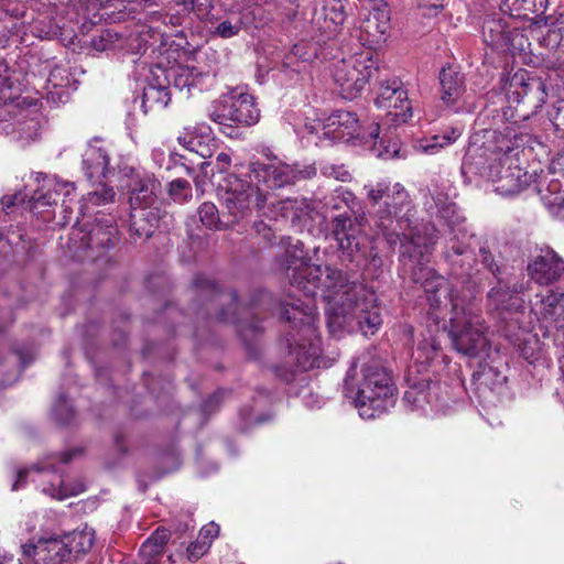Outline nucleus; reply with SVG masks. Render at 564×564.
Masks as SVG:
<instances>
[{
	"mask_svg": "<svg viewBox=\"0 0 564 564\" xmlns=\"http://www.w3.org/2000/svg\"><path fill=\"white\" fill-rule=\"evenodd\" d=\"M198 216L202 224L208 229H223L219 212L213 203H203L198 208Z\"/></svg>",
	"mask_w": 564,
	"mask_h": 564,
	"instance_id": "37998d69",
	"label": "nucleus"
},
{
	"mask_svg": "<svg viewBox=\"0 0 564 564\" xmlns=\"http://www.w3.org/2000/svg\"><path fill=\"white\" fill-rule=\"evenodd\" d=\"M522 293V283L498 279L497 285L492 286L487 293L488 308L502 319L516 316V322L521 324L524 322L521 317L525 313V302Z\"/></svg>",
	"mask_w": 564,
	"mask_h": 564,
	"instance_id": "4468645a",
	"label": "nucleus"
},
{
	"mask_svg": "<svg viewBox=\"0 0 564 564\" xmlns=\"http://www.w3.org/2000/svg\"><path fill=\"white\" fill-rule=\"evenodd\" d=\"M345 20L346 12L341 0H314L310 20L313 42L296 43L292 53L304 62L326 58L324 45L337 36Z\"/></svg>",
	"mask_w": 564,
	"mask_h": 564,
	"instance_id": "0eeeda50",
	"label": "nucleus"
},
{
	"mask_svg": "<svg viewBox=\"0 0 564 564\" xmlns=\"http://www.w3.org/2000/svg\"><path fill=\"white\" fill-rule=\"evenodd\" d=\"M543 43L550 48H556L564 52V28H550L543 36Z\"/></svg>",
	"mask_w": 564,
	"mask_h": 564,
	"instance_id": "de8ad7c7",
	"label": "nucleus"
},
{
	"mask_svg": "<svg viewBox=\"0 0 564 564\" xmlns=\"http://www.w3.org/2000/svg\"><path fill=\"white\" fill-rule=\"evenodd\" d=\"M124 36L119 32L106 29L91 39V46L98 52L120 51L123 48Z\"/></svg>",
	"mask_w": 564,
	"mask_h": 564,
	"instance_id": "ea45409f",
	"label": "nucleus"
},
{
	"mask_svg": "<svg viewBox=\"0 0 564 564\" xmlns=\"http://www.w3.org/2000/svg\"><path fill=\"white\" fill-rule=\"evenodd\" d=\"M155 78H163L166 85L173 86L180 91L186 90V97L193 95L194 89L199 91L203 89V82L206 75L198 72L195 67L185 65H172L170 67H162L158 64L154 67Z\"/></svg>",
	"mask_w": 564,
	"mask_h": 564,
	"instance_id": "4be33fe9",
	"label": "nucleus"
},
{
	"mask_svg": "<svg viewBox=\"0 0 564 564\" xmlns=\"http://www.w3.org/2000/svg\"><path fill=\"white\" fill-rule=\"evenodd\" d=\"M121 51H126L131 54H143L147 51V41L137 34H130L129 36H124L123 48Z\"/></svg>",
	"mask_w": 564,
	"mask_h": 564,
	"instance_id": "864d4df0",
	"label": "nucleus"
},
{
	"mask_svg": "<svg viewBox=\"0 0 564 564\" xmlns=\"http://www.w3.org/2000/svg\"><path fill=\"white\" fill-rule=\"evenodd\" d=\"M376 105L378 108L387 110V116L395 126L405 123L412 117L408 91L399 78L380 82Z\"/></svg>",
	"mask_w": 564,
	"mask_h": 564,
	"instance_id": "dca6fc26",
	"label": "nucleus"
},
{
	"mask_svg": "<svg viewBox=\"0 0 564 564\" xmlns=\"http://www.w3.org/2000/svg\"><path fill=\"white\" fill-rule=\"evenodd\" d=\"M438 390V384L432 383L427 386V392H425L424 390H420L416 387V382H414L410 390L405 391L403 399L408 403H411L413 409H423L424 403L427 402L431 404L432 409L445 414L447 412L448 405L446 400L437 397Z\"/></svg>",
	"mask_w": 564,
	"mask_h": 564,
	"instance_id": "473e14b6",
	"label": "nucleus"
},
{
	"mask_svg": "<svg viewBox=\"0 0 564 564\" xmlns=\"http://www.w3.org/2000/svg\"><path fill=\"white\" fill-rule=\"evenodd\" d=\"M503 6L512 17L535 19L544 15L549 0H505Z\"/></svg>",
	"mask_w": 564,
	"mask_h": 564,
	"instance_id": "e433bc0d",
	"label": "nucleus"
},
{
	"mask_svg": "<svg viewBox=\"0 0 564 564\" xmlns=\"http://www.w3.org/2000/svg\"><path fill=\"white\" fill-rule=\"evenodd\" d=\"M437 215L451 228V236L446 240L443 258L449 265L451 273L456 279H460L463 283H467V293L459 294L454 288L448 286L454 295L470 299L478 307V315L482 322V336L487 341V346L479 350L477 354H465L469 357L488 356L490 349L489 340L487 338V326L481 316V308L477 303L471 289L478 285L482 278L480 276V269L478 268L475 259V253L471 247L474 236L468 234L463 226L464 217L459 214L458 207L454 203L436 202ZM447 285H449L447 283Z\"/></svg>",
	"mask_w": 564,
	"mask_h": 564,
	"instance_id": "39448f33",
	"label": "nucleus"
},
{
	"mask_svg": "<svg viewBox=\"0 0 564 564\" xmlns=\"http://www.w3.org/2000/svg\"><path fill=\"white\" fill-rule=\"evenodd\" d=\"M69 80L67 69L56 66L50 72L47 84L51 85L52 88H65L69 85Z\"/></svg>",
	"mask_w": 564,
	"mask_h": 564,
	"instance_id": "603ef678",
	"label": "nucleus"
},
{
	"mask_svg": "<svg viewBox=\"0 0 564 564\" xmlns=\"http://www.w3.org/2000/svg\"><path fill=\"white\" fill-rule=\"evenodd\" d=\"M208 117L224 127H249L258 122L260 112L253 96L237 87L212 102Z\"/></svg>",
	"mask_w": 564,
	"mask_h": 564,
	"instance_id": "9b49d317",
	"label": "nucleus"
},
{
	"mask_svg": "<svg viewBox=\"0 0 564 564\" xmlns=\"http://www.w3.org/2000/svg\"><path fill=\"white\" fill-rule=\"evenodd\" d=\"M463 131L460 128L453 127L444 130L441 133L434 134L431 138L417 140L414 144L415 150L426 154H434L440 149L454 143Z\"/></svg>",
	"mask_w": 564,
	"mask_h": 564,
	"instance_id": "4c0bfd02",
	"label": "nucleus"
},
{
	"mask_svg": "<svg viewBox=\"0 0 564 564\" xmlns=\"http://www.w3.org/2000/svg\"><path fill=\"white\" fill-rule=\"evenodd\" d=\"M280 245L285 251L279 258V264L285 271L291 285L304 293V301L296 300L282 305L271 293L261 290L252 296L249 311L246 312L251 321L240 319L236 317L237 294L219 290L214 281L199 274L195 276L193 284L203 297L207 314H210V305L229 303L234 311L223 308L216 318L237 324L240 336L248 340L262 330L254 315L260 311H278L289 324L284 336L288 349L285 364L293 372L306 371L322 365L315 327L316 305L313 299L319 289L327 299L326 322L332 336L340 337L345 333L357 332L368 336L378 332L382 317L372 290L359 282H348L336 268L326 267L324 272L321 265L311 264L304 243L299 239L282 237Z\"/></svg>",
	"mask_w": 564,
	"mask_h": 564,
	"instance_id": "f257e3e1",
	"label": "nucleus"
},
{
	"mask_svg": "<svg viewBox=\"0 0 564 564\" xmlns=\"http://www.w3.org/2000/svg\"><path fill=\"white\" fill-rule=\"evenodd\" d=\"M26 198L25 194L22 193H15L13 195H4L1 199L3 209L8 210L9 208L13 207L17 204L24 203Z\"/></svg>",
	"mask_w": 564,
	"mask_h": 564,
	"instance_id": "bf43d9fd",
	"label": "nucleus"
},
{
	"mask_svg": "<svg viewBox=\"0 0 564 564\" xmlns=\"http://www.w3.org/2000/svg\"><path fill=\"white\" fill-rule=\"evenodd\" d=\"M321 173L326 177H333L337 181L348 182L351 178L349 171L345 165L326 163L321 166Z\"/></svg>",
	"mask_w": 564,
	"mask_h": 564,
	"instance_id": "3c124183",
	"label": "nucleus"
},
{
	"mask_svg": "<svg viewBox=\"0 0 564 564\" xmlns=\"http://www.w3.org/2000/svg\"><path fill=\"white\" fill-rule=\"evenodd\" d=\"M54 90H50L47 93V101L53 105H58L61 102H65L68 98V94L65 88H53Z\"/></svg>",
	"mask_w": 564,
	"mask_h": 564,
	"instance_id": "052dcab7",
	"label": "nucleus"
},
{
	"mask_svg": "<svg viewBox=\"0 0 564 564\" xmlns=\"http://www.w3.org/2000/svg\"><path fill=\"white\" fill-rule=\"evenodd\" d=\"M230 162H231V158L229 154L225 153V152H220L217 156H216V169L219 173H224L228 170V167L230 166Z\"/></svg>",
	"mask_w": 564,
	"mask_h": 564,
	"instance_id": "338daca9",
	"label": "nucleus"
},
{
	"mask_svg": "<svg viewBox=\"0 0 564 564\" xmlns=\"http://www.w3.org/2000/svg\"><path fill=\"white\" fill-rule=\"evenodd\" d=\"M160 191L161 183L152 174H137L132 178L129 196L132 209L130 227L140 238H150L154 229L159 227L161 215L159 209L152 206L156 202Z\"/></svg>",
	"mask_w": 564,
	"mask_h": 564,
	"instance_id": "1a4fd4ad",
	"label": "nucleus"
},
{
	"mask_svg": "<svg viewBox=\"0 0 564 564\" xmlns=\"http://www.w3.org/2000/svg\"><path fill=\"white\" fill-rule=\"evenodd\" d=\"M151 21L161 22L164 25L180 26L182 24V17L178 14H167L163 12H153Z\"/></svg>",
	"mask_w": 564,
	"mask_h": 564,
	"instance_id": "4d7b16f0",
	"label": "nucleus"
},
{
	"mask_svg": "<svg viewBox=\"0 0 564 564\" xmlns=\"http://www.w3.org/2000/svg\"><path fill=\"white\" fill-rule=\"evenodd\" d=\"M53 539L41 536L35 543H25L22 546L23 561L21 564H37L39 562H42V564H62L61 556H54V554L47 552L48 544Z\"/></svg>",
	"mask_w": 564,
	"mask_h": 564,
	"instance_id": "f704fd0d",
	"label": "nucleus"
},
{
	"mask_svg": "<svg viewBox=\"0 0 564 564\" xmlns=\"http://www.w3.org/2000/svg\"><path fill=\"white\" fill-rule=\"evenodd\" d=\"M53 415L61 424H69L74 419V410L65 394H59L53 405Z\"/></svg>",
	"mask_w": 564,
	"mask_h": 564,
	"instance_id": "c03bdc74",
	"label": "nucleus"
},
{
	"mask_svg": "<svg viewBox=\"0 0 564 564\" xmlns=\"http://www.w3.org/2000/svg\"><path fill=\"white\" fill-rule=\"evenodd\" d=\"M35 181L43 184L34 191L30 197V202L41 205H53L57 203V199L63 195V206L68 208L66 205V198H68L75 191V184L72 182L61 181L54 175H45L43 173L35 174Z\"/></svg>",
	"mask_w": 564,
	"mask_h": 564,
	"instance_id": "b1692460",
	"label": "nucleus"
},
{
	"mask_svg": "<svg viewBox=\"0 0 564 564\" xmlns=\"http://www.w3.org/2000/svg\"><path fill=\"white\" fill-rule=\"evenodd\" d=\"M562 182L551 178L545 188H540V196L543 205L551 216L564 219V191Z\"/></svg>",
	"mask_w": 564,
	"mask_h": 564,
	"instance_id": "c9c22d12",
	"label": "nucleus"
},
{
	"mask_svg": "<svg viewBox=\"0 0 564 564\" xmlns=\"http://www.w3.org/2000/svg\"><path fill=\"white\" fill-rule=\"evenodd\" d=\"M378 140H379V144H380V148L382 149H378V156L379 158H382L384 160H389V159H394V158H401V148L399 145L398 142L393 141H389L387 145H384V139L383 138H380L378 137L377 139H373V142H375V145L378 144ZM369 141H372V139H368V142Z\"/></svg>",
	"mask_w": 564,
	"mask_h": 564,
	"instance_id": "8fccbe9b",
	"label": "nucleus"
},
{
	"mask_svg": "<svg viewBox=\"0 0 564 564\" xmlns=\"http://www.w3.org/2000/svg\"><path fill=\"white\" fill-rule=\"evenodd\" d=\"M18 80L15 72L9 67L4 59L0 58V94H7Z\"/></svg>",
	"mask_w": 564,
	"mask_h": 564,
	"instance_id": "49530a36",
	"label": "nucleus"
},
{
	"mask_svg": "<svg viewBox=\"0 0 564 564\" xmlns=\"http://www.w3.org/2000/svg\"><path fill=\"white\" fill-rule=\"evenodd\" d=\"M373 226L387 243H400V261L410 271L413 283L419 284L426 297V329L420 334L412 351L410 371L421 373L430 366L445 362L438 333L447 329L454 348L460 354H477L487 346L482 336V322L478 307L467 297L454 295L444 276L429 267L438 240V230L432 223L414 224L413 203L405 187L383 178L364 186Z\"/></svg>",
	"mask_w": 564,
	"mask_h": 564,
	"instance_id": "f03ea898",
	"label": "nucleus"
},
{
	"mask_svg": "<svg viewBox=\"0 0 564 564\" xmlns=\"http://www.w3.org/2000/svg\"><path fill=\"white\" fill-rule=\"evenodd\" d=\"M482 37L485 44L494 50L511 52L518 48L516 41L522 40L523 35L519 30L510 29L501 17L494 15L484 21Z\"/></svg>",
	"mask_w": 564,
	"mask_h": 564,
	"instance_id": "5701e85b",
	"label": "nucleus"
},
{
	"mask_svg": "<svg viewBox=\"0 0 564 564\" xmlns=\"http://www.w3.org/2000/svg\"><path fill=\"white\" fill-rule=\"evenodd\" d=\"M390 30V11L386 2L372 8L359 25V41L365 50H371V46L380 45L387 39Z\"/></svg>",
	"mask_w": 564,
	"mask_h": 564,
	"instance_id": "412c9836",
	"label": "nucleus"
},
{
	"mask_svg": "<svg viewBox=\"0 0 564 564\" xmlns=\"http://www.w3.org/2000/svg\"><path fill=\"white\" fill-rule=\"evenodd\" d=\"M507 98L510 102L527 101L534 108H540L546 98L544 84L539 78H527L524 74H516L510 82Z\"/></svg>",
	"mask_w": 564,
	"mask_h": 564,
	"instance_id": "393cba45",
	"label": "nucleus"
},
{
	"mask_svg": "<svg viewBox=\"0 0 564 564\" xmlns=\"http://www.w3.org/2000/svg\"><path fill=\"white\" fill-rule=\"evenodd\" d=\"M532 324L523 322L520 324L522 329V337L518 338V350L520 355L531 365L540 364L547 365L549 360L544 350V345L541 343L536 334L530 332Z\"/></svg>",
	"mask_w": 564,
	"mask_h": 564,
	"instance_id": "2f4dec72",
	"label": "nucleus"
},
{
	"mask_svg": "<svg viewBox=\"0 0 564 564\" xmlns=\"http://www.w3.org/2000/svg\"><path fill=\"white\" fill-rule=\"evenodd\" d=\"M529 137L511 126L502 130H477L467 148L462 173L469 182L477 178L496 184L495 192L502 196L519 194L525 183V174L516 164L520 149Z\"/></svg>",
	"mask_w": 564,
	"mask_h": 564,
	"instance_id": "7ed1b4c3",
	"label": "nucleus"
},
{
	"mask_svg": "<svg viewBox=\"0 0 564 564\" xmlns=\"http://www.w3.org/2000/svg\"><path fill=\"white\" fill-rule=\"evenodd\" d=\"M118 239V229L113 217L97 219V224L86 235L85 246L87 249L107 250L115 246Z\"/></svg>",
	"mask_w": 564,
	"mask_h": 564,
	"instance_id": "7c9ffc66",
	"label": "nucleus"
},
{
	"mask_svg": "<svg viewBox=\"0 0 564 564\" xmlns=\"http://www.w3.org/2000/svg\"><path fill=\"white\" fill-rule=\"evenodd\" d=\"M528 274L540 285H551L564 276V260L552 248H541L528 264Z\"/></svg>",
	"mask_w": 564,
	"mask_h": 564,
	"instance_id": "6ab92c4d",
	"label": "nucleus"
},
{
	"mask_svg": "<svg viewBox=\"0 0 564 564\" xmlns=\"http://www.w3.org/2000/svg\"><path fill=\"white\" fill-rule=\"evenodd\" d=\"M170 539V532L166 529H156L155 532L151 534L143 542L140 547V554L142 556H158L162 553L164 545L167 543Z\"/></svg>",
	"mask_w": 564,
	"mask_h": 564,
	"instance_id": "79ce46f5",
	"label": "nucleus"
},
{
	"mask_svg": "<svg viewBox=\"0 0 564 564\" xmlns=\"http://www.w3.org/2000/svg\"><path fill=\"white\" fill-rule=\"evenodd\" d=\"M83 170L90 182L101 184L102 180L113 174L108 151L104 147L89 144L83 155Z\"/></svg>",
	"mask_w": 564,
	"mask_h": 564,
	"instance_id": "cd10ccee",
	"label": "nucleus"
},
{
	"mask_svg": "<svg viewBox=\"0 0 564 564\" xmlns=\"http://www.w3.org/2000/svg\"><path fill=\"white\" fill-rule=\"evenodd\" d=\"M356 373V362H352L344 380V395L351 400L360 417L371 420L394 406L395 387L378 361L364 364L360 379Z\"/></svg>",
	"mask_w": 564,
	"mask_h": 564,
	"instance_id": "423d86ee",
	"label": "nucleus"
},
{
	"mask_svg": "<svg viewBox=\"0 0 564 564\" xmlns=\"http://www.w3.org/2000/svg\"><path fill=\"white\" fill-rule=\"evenodd\" d=\"M553 124L555 126L558 133L564 137V104L557 108V111L553 118Z\"/></svg>",
	"mask_w": 564,
	"mask_h": 564,
	"instance_id": "774afa93",
	"label": "nucleus"
},
{
	"mask_svg": "<svg viewBox=\"0 0 564 564\" xmlns=\"http://www.w3.org/2000/svg\"><path fill=\"white\" fill-rule=\"evenodd\" d=\"M40 522V514L37 512H31L25 516L24 521L21 525L24 527L25 531L31 533L35 530Z\"/></svg>",
	"mask_w": 564,
	"mask_h": 564,
	"instance_id": "69168bd1",
	"label": "nucleus"
},
{
	"mask_svg": "<svg viewBox=\"0 0 564 564\" xmlns=\"http://www.w3.org/2000/svg\"><path fill=\"white\" fill-rule=\"evenodd\" d=\"M316 175L314 164H288L274 160L269 163L259 161L251 162L245 176L250 178L260 187L267 189H279L294 185L300 180L312 178Z\"/></svg>",
	"mask_w": 564,
	"mask_h": 564,
	"instance_id": "f8f14e48",
	"label": "nucleus"
},
{
	"mask_svg": "<svg viewBox=\"0 0 564 564\" xmlns=\"http://www.w3.org/2000/svg\"><path fill=\"white\" fill-rule=\"evenodd\" d=\"M325 205L330 210L345 209L329 221L330 236L336 241L341 262L362 269L371 278L378 276L383 261L362 232L365 216L357 215L359 203L355 194L339 186L326 198Z\"/></svg>",
	"mask_w": 564,
	"mask_h": 564,
	"instance_id": "20e7f679",
	"label": "nucleus"
},
{
	"mask_svg": "<svg viewBox=\"0 0 564 564\" xmlns=\"http://www.w3.org/2000/svg\"><path fill=\"white\" fill-rule=\"evenodd\" d=\"M440 85L443 102L455 112L470 111L471 107L459 104L465 93L464 75L454 67L442 68L440 73Z\"/></svg>",
	"mask_w": 564,
	"mask_h": 564,
	"instance_id": "a878e982",
	"label": "nucleus"
},
{
	"mask_svg": "<svg viewBox=\"0 0 564 564\" xmlns=\"http://www.w3.org/2000/svg\"><path fill=\"white\" fill-rule=\"evenodd\" d=\"M219 533V527L218 524L212 522L204 528H202L199 532V539L198 540H205L209 541L212 543V540L216 538Z\"/></svg>",
	"mask_w": 564,
	"mask_h": 564,
	"instance_id": "680f3d73",
	"label": "nucleus"
},
{
	"mask_svg": "<svg viewBox=\"0 0 564 564\" xmlns=\"http://www.w3.org/2000/svg\"><path fill=\"white\" fill-rule=\"evenodd\" d=\"M95 541V531L85 527L80 531H74L62 539H53L48 544L47 552L54 556L62 557V564H75V557L78 554L88 552Z\"/></svg>",
	"mask_w": 564,
	"mask_h": 564,
	"instance_id": "aec40b11",
	"label": "nucleus"
},
{
	"mask_svg": "<svg viewBox=\"0 0 564 564\" xmlns=\"http://www.w3.org/2000/svg\"><path fill=\"white\" fill-rule=\"evenodd\" d=\"M528 324H550L557 329H564V291L546 290L536 293L530 300Z\"/></svg>",
	"mask_w": 564,
	"mask_h": 564,
	"instance_id": "f3484780",
	"label": "nucleus"
},
{
	"mask_svg": "<svg viewBox=\"0 0 564 564\" xmlns=\"http://www.w3.org/2000/svg\"><path fill=\"white\" fill-rule=\"evenodd\" d=\"M420 8L429 10V14H437L443 8V0H415Z\"/></svg>",
	"mask_w": 564,
	"mask_h": 564,
	"instance_id": "e2e57ef3",
	"label": "nucleus"
},
{
	"mask_svg": "<svg viewBox=\"0 0 564 564\" xmlns=\"http://www.w3.org/2000/svg\"><path fill=\"white\" fill-rule=\"evenodd\" d=\"M33 360L31 354L15 351L4 358H0V388L12 384L25 368Z\"/></svg>",
	"mask_w": 564,
	"mask_h": 564,
	"instance_id": "72a5a7b5",
	"label": "nucleus"
},
{
	"mask_svg": "<svg viewBox=\"0 0 564 564\" xmlns=\"http://www.w3.org/2000/svg\"><path fill=\"white\" fill-rule=\"evenodd\" d=\"M79 454V449H73L63 454H53L30 468L19 469L17 479L12 485L15 491L22 488L26 478H31L33 482L42 486V492L58 500H63L69 496H75L85 490L83 484L68 486L63 476L62 465L67 464L74 455Z\"/></svg>",
	"mask_w": 564,
	"mask_h": 564,
	"instance_id": "6e6552de",
	"label": "nucleus"
},
{
	"mask_svg": "<svg viewBox=\"0 0 564 564\" xmlns=\"http://www.w3.org/2000/svg\"><path fill=\"white\" fill-rule=\"evenodd\" d=\"M26 99L23 98L21 101H10V106L0 110V112H8L6 121H10L4 127L7 133L14 132L19 134V138L33 141L39 135L40 121L39 110L36 104L29 102L26 107Z\"/></svg>",
	"mask_w": 564,
	"mask_h": 564,
	"instance_id": "a211bd4d",
	"label": "nucleus"
},
{
	"mask_svg": "<svg viewBox=\"0 0 564 564\" xmlns=\"http://www.w3.org/2000/svg\"><path fill=\"white\" fill-rule=\"evenodd\" d=\"M253 227L257 235L260 236L265 242H273V239L275 238V232L270 225L265 224L262 220H259L254 223Z\"/></svg>",
	"mask_w": 564,
	"mask_h": 564,
	"instance_id": "13d9d810",
	"label": "nucleus"
},
{
	"mask_svg": "<svg viewBox=\"0 0 564 564\" xmlns=\"http://www.w3.org/2000/svg\"><path fill=\"white\" fill-rule=\"evenodd\" d=\"M473 380L478 393L485 398L487 392L501 395L506 390L507 376L505 372L487 362L479 364L478 370L473 375Z\"/></svg>",
	"mask_w": 564,
	"mask_h": 564,
	"instance_id": "c756f323",
	"label": "nucleus"
},
{
	"mask_svg": "<svg viewBox=\"0 0 564 564\" xmlns=\"http://www.w3.org/2000/svg\"><path fill=\"white\" fill-rule=\"evenodd\" d=\"M379 72L371 50H362L348 57L334 61L330 75L345 99L356 98L375 73Z\"/></svg>",
	"mask_w": 564,
	"mask_h": 564,
	"instance_id": "9d476101",
	"label": "nucleus"
},
{
	"mask_svg": "<svg viewBox=\"0 0 564 564\" xmlns=\"http://www.w3.org/2000/svg\"><path fill=\"white\" fill-rule=\"evenodd\" d=\"M216 22L209 24L212 26V35L223 40L232 39L238 36L239 33L247 26L245 14L242 10H239L238 15H230L223 20L215 15Z\"/></svg>",
	"mask_w": 564,
	"mask_h": 564,
	"instance_id": "58836bf2",
	"label": "nucleus"
},
{
	"mask_svg": "<svg viewBox=\"0 0 564 564\" xmlns=\"http://www.w3.org/2000/svg\"><path fill=\"white\" fill-rule=\"evenodd\" d=\"M177 141L185 149L195 152L203 159L213 155L215 138L208 126L186 127L178 134Z\"/></svg>",
	"mask_w": 564,
	"mask_h": 564,
	"instance_id": "bb28decb",
	"label": "nucleus"
},
{
	"mask_svg": "<svg viewBox=\"0 0 564 564\" xmlns=\"http://www.w3.org/2000/svg\"><path fill=\"white\" fill-rule=\"evenodd\" d=\"M323 129L324 135L334 141L356 138L367 143L368 139H377L380 135L379 123L372 122L368 127H365L355 112L347 110L333 112L326 119Z\"/></svg>",
	"mask_w": 564,
	"mask_h": 564,
	"instance_id": "2eb2a0df",
	"label": "nucleus"
},
{
	"mask_svg": "<svg viewBox=\"0 0 564 564\" xmlns=\"http://www.w3.org/2000/svg\"><path fill=\"white\" fill-rule=\"evenodd\" d=\"M169 193L175 202L183 203L192 197V187L186 180L176 178L170 183Z\"/></svg>",
	"mask_w": 564,
	"mask_h": 564,
	"instance_id": "a18cd8bd",
	"label": "nucleus"
},
{
	"mask_svg": "<svg viewBox=\"0 0 564 564\" xmlns=\"http://www.w3.org/2000/svg\"><path fill=\"white\" fill-rule=\"evenodd\" d=\"M480 263L484 269L490 272L496 280L501 279V268L491 254L489 249L485 246L479 248Z\"/></svg>",
	"mask_w": 564,
	"mask_h": 564,
	"instance_id": "09e8293b",
	"label": "nucleus"
},
{
	"mask_svg": "<svg viewBox=\"0 0 564 564\" xmlns=\"http://www.w3.org/2000/svg\"><path fill=\"white\" fill-rule=\"evenodd\" d=\"M210 547V542L197 540L187 547V558L191 562L199 560Z\"/></svg>",
	"mask_w": 564,
	"mask_h": 564,
	"instance_id": "6e6d98bb",
	"label": "nucleus"
},
{
	"mask_svg": "<svg viewBox=\"0 0 564 564\" xmlns=\"http://www.w3.org/2000/svg\"><path fill=\"white\" fill-rule=\"evenodd\" d=\"M224 391H217L214 393L207 401H205L202 405V411L204 413H212L219 404Z\"/></svg>",
	"mask_w": 564,
	"mask_h": 564,
	"instance_id": "0e129e2a",
	"label": "nucleus"
},
{
	"mask_svg": "<svg viewBox=\"0 0 564 564\" xmlns=\"http://www.w3.org/2000/svg\"><path fill=\"white\" fill-rule=\"evenodd\" d=\"M151 74L152 78L143 88L141 96L134 99V101L140 100V106L144 113L163 110L171 101L170 87L163 82V78H155L154 67L151 69Z\"/></svg>",
	"mask_w": 564,
	"mask_h": 564,
	"instance_id": "c85d7f7f",
	"label": "nucleus"
},
{
	"mask_svg": "<svg viewBox=\"0 0 564 564\" xmlns=\"http://www.w3.org/2000/svg\"><path fill=\"white\" fill-rule=\"evenodd\" d=\"M268 195L250 178H241L231 174L226 178L223 205L232 218L231 224L247 217L253 208L262 209Z\"/></svg>",
	"mask_w": 564,
	"mask_h": 564,
	"instance_id": "ddd939ff",
	"label": "nucleus"
},
{
	"mask_svg": "<svg viewBox=\"0 0 564 564\" xmlns=\"http://www.w3.org/2000/svg\"><path fill=\"white\" fill-rule=\"evenodd\" d=\"M177 6H182L187 13L193 12L199 20L207 24L217 21L215 14L212 13L214 4L212 0H174Z\"/></svg>",
	"mask_w": 564,
	"mask_h": 564,
	"instance_id": "a19ab883",
	"label": "nucleus"
},
{
	"mask_svg": "<svg viewBox=\"0 0 564 564\" xmlns=\"http://www.w3.org/2000/svg\"><path fill=\"white\" fill-rule=\"evenodd\" d=\"M100 185L99 189L87 195V200L94 205L110 203L115 197V191L111 187H107L102 183Z\"/></svg>",
	"mask_w": 564,
	"mask_h": 564,
	"instance_id": "5fc2aeb1",
	"label": "nucleus"
}]
</instances>
